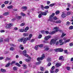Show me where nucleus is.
I'll use <instances>...</instances> for the list:
<instances>
[{
  "instance_id": "1",
  "label": "nucleus",
  "mask_w": 73,
  "mask_h": 73,
  "mask_svg": "<svg viewBox=\"0 0 73 73\" xmlns=\"http://www.w3.org/2000/svg\"><path fill=\"white\" fill-rule=\"evenodd\" d=\"M55 15V13H52V15H50L49 17V19H50V21L51 20H56L57 19V18L56 17H54V15Z\"/></svg>"
},
{
  "instance_id": "2",
  "label": "nucleus",
  "mask_w": 73,
  "mask_h": 73,
  "mask_svg": "<svg viewBox=\"0 0 73 73\" xmlns=\"http://www.w3.org/2000/svg\"><path fill=\"white\" fill-rule=\"evenodd\" d=\"M56 41H57V39H51L50 42V45H52V44H55V43Z\"/></svg>"
},
{
  "instance_id": "3",
  "label": "nucleus",
  "mask_w": 73,
  "mask_h": 73,
  "mask_svg": "<svg viewBox=\"0 0 73 73\" xmlns=\"http://www.w3.org/2000/svg\"><path fill=\"white\" fill-rule=\"evenodd\" d=\"M21 42H23V44H25L27 40L26 38H21L20 39Z\"/></svg>"
},
{
  "instance_id": "4",
  "label": "nucleus",
  "mask_w": 73,
  "mask_h": 73,
  "mask_svg": "<svg viewBox=\"0 0 73 73\" xmlns=\"http://www.w3.org/2000/svg\"><path fill=\"white\" fill-rule=\"evenodd\" d=\"M44 57H45V54H43L41 58H38L37 59V61H40V60H42V59H43V58H44Z\"/></svg>"
},
{
  "instance_id": "5",
  "label": "nucleus",
  "mask_w": 73,
  "mask_h": 73,
  "mask_svg": "<svg viewBox=\"0 0 73 73\" xmlns=\"http://www.w3.org/2000/svg\"><path fill=\"white\" fill-rule=\"evenodd\" d=\"M50 21H51V23H56V24L61 23V21L60 20L57 21H55L53 20H50Z\"/></svg>"
},
{
  "instance_id": "6",
  "label": "nucleus",
  "mask_w": 73,
  "mask_h": 73,
  "mask_svg": "<svg viewBox=\"0 0 73 73\" xmlns=\"http://www.w3.org/2000/svg\"><path fill=\"white\" fill-rule=\"evenodd\" d=\"M13 25L12 24L9 23V24H8L6 26V28L7 29H8V28H11V27H12V26Z\"/></svg>"
},
{
  "instance_id": "7",
  "label": "nucleus",
  "mask_w": 73,
  "mask_h": 73,
  "mask_svg": "<svg viewBox=\"0 0 73 73\" xmlns=\"http://www.w3.org/2000/svg\"><path fill=\"white\" fill-rule=\"evenodd\" d=\"M29 38L28 37H26V39H27V40L28 41V40H31V38H32V36L33 35L32 34H31L29 35Z\"/></svg>"
},
{
  "instance_id": "8",
  "label": "nucleus",
  "mask_w": 73,
  "mask_h": 73,
  "mask_svg": "<svg viewBox=\"0 0 73 73\" xmlns=\"http://www.w3.org/2000/svg\"><path fill=\"white\" fill-rule=\"evenodd\" d=\"M52 37L50 35H48L46 36H45L44 38L45 40H48L49 38H51Z\"/></svg>"
},
{
  "instance_id": "9",
  "label": "nucleus",
  "mask_w": 73,
  "mask_h": 73,
  "mask_svg": "<svg viewBox=\"0 0 73 73\" xmlns=\"http://www.w3.org/2000/svg\"><path fill=\"white\" fill-rule=\"evenodd\" d=\"M57 32V30H55L54 31H53L52 32L50 31L49 33V34L50 35H53V34H54L56 32Z\"/></svg>"
},
{
  "instance_id": "10",
  "label": "nucleus",
  "mask_w": 73,
  "mask_h": 73,
  "mask_svg": "<svg viewBox=\"0 0 73 73\" xmlns=\"http://www.w3.org/2000/svg\"><path fill=\"white\" fill-rule=\"evenodd\" d=\"M19 31L21 32H27V31H26L25 29H19Z\"/></svg>"
},
{
  "instance_id": "11",
  "label": "nucleus",
  "mask_w": 73,
  "mask_h": 73,
  "mask_svg": "<svg viewBox=\"0 0 73 73\" xmlns=\"http://www.w3.org/2000/svg\"><path fill=\"white\" fill-rule=\"evenodd\" d=\"M66 16V14L63 13L61 15V17L63 18H65Z\"/></svg>"
},
{
  "instance_id": "12",
  "label": "nucleus",
  "mask_w": 73,
  "mask_h": 73,
  "mask_svg": "<svg viewBox=\"0 0 73 73\" xmlns=\"http://www.w3.org/2000/svg\"><path fill=\"white\" fill-rule=\"evenodd\" d=\"M16 18L18 19V20H20L22 18V16H18L16 17Z\"/></svg>"
},
{
  "instance_id": "13",
  "label": "nucleus",
  "mask_w": 73,
  "mask_h": 73,
  "mask_svg": "<svg viewBox=\"0 0 73 73\" xmlns=\"http://www.w3.org/2000/svg\"><path fill=\"white\" fill-rule=\"evenodd\" d=\"M56 67H59L61 65V64L57 63H56Z\"/></svg>"
},
{
  "instance_id": "14",
  "label": "nucleus",
  "mask_w": 73,
  "mask_h": 73,
  "mask_svg": "<svg viewBox=\"0 0 73 73\" xmlns=\"http://www.w3.org/2000/svg\"><path fill=\"white\" fill-rule=\"evenodd\" d=\"M9 13L8 12H6L3 14L4 16H7V15H9Z\"/></svg>"
},
{
  "instance_id": "15",
  "label": "nucleus",
  "mask_w": 73,
  "mask_h": 73,
  "mask_svg": "<svg viewBox=\"0 0 73 73\" xmlns=\"http://www.w3.org/2000/svg\"><path fill=\"white\" fill-rule=\"evenodd\" d=\"M22 66H23V68L24 69H25L27 68V66L26 65H25V64H23L22 65Z\"/></svg>"
},
{
  "instance_id": "16",
  "label": "nucleus",
  "mask_w": 73,
  "mask_h": 73,
  "mask_svg": "<svg viewBox=\"0 0 73 73\" xmlns=\"http://www.w3.org/2000/svg\"><path fill=\"white\" fill-rule=\"evenodd\" d=\"M22 9H24V11H27V7H26L23 6L22 7Z\"/></svg>"
},
{
  "instance_id": "17",
  "label": "nucleus",
  "mask_w": 73,
  "mask_h": 73,
  "mask_svg": "<svg viewBox=\"0 0 73 73\" xmlns=\"http://www.w3.org/2000/svg\"><path fill=\"white\" fill-rule=\"evenodd\" d=\"M23 35L24 37H27L28 36L29 34L28 33H23Z\"/></svg>"
},
{
  "instance_id": "18",
  "label": "nucleus",
  "mask_w": 73,
  "mask_h": 73,
  "mask_svg": "<svg viewBox=\"0 0 73 73\" xmlns=\"http://www.w3.org/2000/svg\"><path fill=\"white\" fill-rule=\"evenodd\" d=\"M18 69V68L16 67H13V70H14V71H16Z\"/></svg>"
},
{
  "instance_id": "19",
  "label": "nucleus",
  "mask_w": 73,
  "mask_h": 73,
  "mask_svg": "<svg viewBox=\"0 0 73 73\" xmlns=\"http://www.w3.org/2000/svg\"><path fill=\"white\" fill-rule=\"evenodd\" d=\"M24 56H25V57H27L28 58H31V56H30L28 55V54H26L24 55Z\"/></svg>"
},
{
  "instance_id": "20",
  "label": "nucleus",
  "mask_w": 73,
  "mask_h": 73,
  "mask_svg": "<svg viewBox=\"0 0 73 73\" xmlns=\"http://www.w3.org/2000/svg\"><path fill=\"white\" fill-rule=\"evenodd\" d=\"M70 41V39H69L67 40H65L64 41V43H66V42H69V41Z\"/></svg>"
},
{
  "instance_id": "21",
  "label": "nucleus",
  "mask_w": 73,
  "mask_h": 73,
  "mask_svg": "<svg viewBox=\"0 0 73 73\" xmlns=\"http://www.w3.org/2000/svg\"><path fill=\"white\" fill-rule=\"evenodd\" d=\"M41 14L42 15L44 16H46V15H47L46 13L45 12H42L41 13Z\"/></svg>"
},
{
  "instance_id": "22",
  "label": "nucleus",
  "mask_w": 73,
  "mask_h": 73,
  "mask_svg": "<svg viewBox=\"0 0 73 73\" xmlns=\"http://www.w3.org/2000/svg\"><path fill=\"white\" fill-rule=\"evenodd\" d=\"M1 71L2 72H6V70L1 68Z\"/></svg>"
},
{
  "instance_id": "23",
  "label": "nucleus",
  "mask_w": 73,
  "mask_h": 73,
  "mask_svg": "<svg viewBox=\"0 0 73 73\" xmlns=\"http://www.w3.org/2000/svg\"><path fill=\"white\" fill-rule=\"evenodd\" d=\"M13 8V6L12 5H11L10 6L7 7V8L8 9H11Z\"/></svg>"
},
{
  "instance_id": "24",
  "label": "nucleus",
  "mask_w": 73,
  "mask_h": 73,
  "mask_svg": "<svg viewBox=\"0 0 73 73\" xmlns=\"http://www.w3.org/2000/svg\"><path fill=\"white\" fill-rule=\"evenodd\" d=\"M10 64L11 63H9L7 64V65L5 66V67H8V66H10Z\"/></svg>"
},
{
  "instance_id": "25",
  "label": "nucleus",
  "mask_w": 73,
  "mask_h": 73,
  "mask_svg": "<svg viewBox=\"0 0 73 73\" xmlns=\"http://www.w3.org/2000/svg\"><path fill=\"white\" fill-rule=\"evenodd\" d=\"M55 5V3H53L50 5L49 6L50 7H52L53 6H54Z\"/></svg>"
},
{
  "instance_id": "26",
  "label": "nucleus",
  "mask_w": 73,
  "mask_h": 73,
  "mask_svg": "<svg viewBox=\"0 0 73 73\" xmlns=\"http://www.w3.org/2000/svg\"><path fill=\"white\" fill-rule=\"evenodd\" d=\"M23 55H25V54H27V51L26 50H24L23 52Z\"/></svg>"
},
{
  "instance_id": "27",
  "label": "nucleus",
  "mask_w": 73,
  "mask_h": 73,
  "mask_svg": "<svg viewBox=\"0 0 73 73\" xmlns=\"http://www.w3.org/2000/svg\"><path fill=\"white\" fill-rule=\"evenodd\" d=\"M49 6H45L44 8V9H49Z\"/></svg>"
},
{
  "instance_id": "28",
  "label": "nucleus",
  "mask_w": 73,
  "mask_h": 73,
  "mask_svg": "<svg viewBox=\"0 0 73 73\" xmlns=\"http://www.w3.org/2000/svg\"><path fill=\"white\" fill-rule=\"evenodd\" d=\"M40 70L41 71H44V67H40Z\"/></svg>"
},
{
  "instance_id": "29",
  "label": "nucleus",
  "mask_w": 73,
  "mask_h": 73,
  "mask_svg": "<svg viewBox=\"0 0 73 73\" xmlns=\"http://www.w3.org/2000/svg\"><path fill=\"white\" fill-rule=\"evenodd\" d=\"M66 35V34H65L64 33H63L62 34V35L61 36V37L62 38L63 37H64Z\"/></svg>"
},
{
  "instance_id": "30",
  "label": "nucleus",
  "mask_w": 73,
  "mask_h": 73,
  "mask_svg": "<svg viewBox=\"0 0 73 73\" xmlns=\"http://www.w3.org/2000/svg\"><path fill=\"white\" fill-rule=\"evenodd\" d=\"M35 49L36 50H37L38 49V45H37L35 47Z\"/></svg>"
},
{
  "instance_id": "31",
  "label": "nucleus",
  "mask_w": 73,
  "mask_h": 73,
  "mask_svg": "<svg viewBox=\"0 0 73 73\" xmlns=\"http://www.w3.org/2000/svg\"><path fill=\"white\" fill-rule=\"evenodd\" d=\"M63 51V49L61 48H59V52H61Z\"/></svg>"
},
{
  "instance_id": "32",
  "label": "nucleus",
  "mask_w": 73,
  "mask_h": 73,
  "mask_svg": "<svg viewBox=\"0 0 73 73\" xmlns=\"http://www.w3.org/2000/svg\"><path fill=\"white\" fill-rule=\"evenodd\" d=\"M69 29H70V30H72V29H73V26H71L69 27Z\"/></svg>"
},
{
  "instance_id": "33",
  "label": "nucleus",
  "mask_w": 73,
  "mask_h": 73,
  "mask_svg": "<svg viewBox=\"0 0 73 73\" xmlns=\"http://www.w3.org/2000/svg\"><path fill=\"white\" fill-rule=\"evenodd\" d=\"M21 16H25V14L23 12L21 13Z\"/></svg>"
},
{
  "instance_id": "34",
  "label": "nucleus",
  "mask_w": 73,
  "mask_h": 73,
  "mask_svg": "<svg viewBox=\"0 0 73 73\" xmlns=\"http://www.w3.org/2000/svg\"><path fill=\"white\" fill-rule=\"evenodd\" d=\"M69 45L70 46H73V42L70 43L69 44Z\"/></svg>"
},
{
  "instance_id": "35",
  "label": "nucleus",
  "mask_w": 73,
  "mask_h": 73,
  "mask_svg": "<svg viewBox=\"0 0 73 73\" xmlns=\"http://www.w3.org/2000/svg\"><path fill=\"white\" fill-rule=\"evenodd\" d=\"M40 48H42L43 46H44V44H41L40 45H38Z\"/></svg>"
},
{
  "instance_id": "36",
  "label": "nucleus",
  "mask_w": 73,
  "mask_h": 73,
  "mask_svg": "<svg viewBox=\"0 0 73 73\" xmlns=\"http://www.w3.org/2000/svg\"><path fill=\"white\" fill-rule=\"evenodd\" d=\"M51 61V58H49L48 59H47V61L48 62H50Z\"/></svg>"
},
{
  "instance_id": "37",
  "label": "nucleus",
  "mask_w": 73,
  "mask_h": 73,
  "mask_svg": "<svg viewBox=\"0 0 73 73\" xmlns=\"http://www.w3.org/2000/svg\"><path fill=\"white\" fill-rule=\"evenodd\" d=\"M60 13V11H57L55 12L56 15H58V14H59Z\"/></svg>"
},
{
  "instance_id": "38",
  "label": "nucleus",
  "mask_w": 73,
  "mask_h": 73,
  "mask_svg": "<svg viewBox=\"0 0 73 73\" xmlns=\"http://www.w3.org/2000/svg\"><path fill=\"white\" fill-rule=\"evenodd\" d=\"M62 57H63V56H60L59 59V60H62Z\"/></svg>"
},
{
  "instance_id": "39",
  "label": "nucleus",
  "mask_w": 73,
  "mask_h": 73,
  "mask_svg": "<svg viewBox=\"0 0 73 73\" xmlns=\"http://www.w3.org/2000/svg\"><path fill=\"white\" fill-rule=\"evenodd\" d=\"M55 52H59V48H56L54 50Z\"/></svg>"
},
{
  "instance_id": "40",
  "label": "nucleus",
  "mask_w": 73,
  "mask_h": 73,
  "mask_svg": "<svg viewBox=\"0 0 73 73\" xmlns=\"http://www.w3.org/2000/svg\"><path fill=\"white\" fill-rule=\"evenodd\" d=\"M4 41L6 42H9V39L8 38L5 39L4 40Z\"/></svg>"
},
{
  "instance_id": "41",
  "label": "nucleus",
  "mask_w": 73,
  "mask_h": 73,
  "mask_svg": "<svg viewBox=\"0 0 73 73\" xmlns=\"http://www.w3.org/2000/svg\"><path fill=\"white\" fill-rule=\"evenodd\" d=\"M9 3V1H5V2L4 4H8Z\"/></svg>"
},
{
  "instance_id": "42",
  "label": "nucleus",
  "mask_w": 73,
  "mask_h": 73,
  "mask_svg": "<svg viewBox=\"0 0 73 73\" xmlns=\"http://www.w3.org/2000/svg\"><path fill=\"white\" fill-rule=\"evenodd\" d=\"M15 65H17V66H19V67H20V65L19 64L17 63H16L15 64Z\"/></svg>"
},
{
  "instance_id": "43",
  "label": "nucleus",
  "mask_w": 73,
  "mask_h": 73,
  "mask_svg": "<svg viewBox=\"0 0 73 73\" xmlns=\"http://www.w3.org/2000/svg\"><path fill=\"white\" fill-rule=\"evenodd\" d=\"M38 17L39 18H41L42 17V14H40L38 15Z\"/></svg>"
},
{
  "instance_id": "44",
  "label": "nucleus",
  "mask_w": 73,
  "mask_h": 73,
  "mask_svg": "<svg viewBox=\"0 0 73 73\" xmlns=\"http://www.w3.org/2000/svg\"><path fill=\"white\" fill-rule=\"evenodd\" d=\"M42 37V35H40L38 36V38H41Z\"/></svg>"
},
{
  "instance_id": "45",
  "label": "nucleus",
  "mask_w": 73,
  "mask_h": 73,
  "mask_svg": "<svg viewBox=\"0 0 73 73\" xmlns=\"http://www.w3.org/2000/svg\"><path fill=\"white\" fill-rule=\"evenodd\" d=\"M26 62H29V60L28 59H26L25 60Z\"/></svg>"
},
{
  "instance_id": "46",
  "label": "nucleus",
  "mask_w": 73,
  "mask_h": 73,
  "mask_svg": "<svg viewBox=\"0 0 73 73\" xmlns=\"http://www.w3.org/2000/svg\"><path fill=\"white\" fill-rule=\"evenodd\" d=\"M66 24V25H69L70 24V22L69 21H68L67 22Z\"/></svg>"
},
{
  "instance_id": "47",
  "label": "nucleus",
  "mask_w": 73,
  "mask_h": 73,
  "mask_svg": "<svg viewBox=\"0 0 73 73\" xmlns=\"http://www.w3.org/2000/svg\"><path fill=\"white\" fill-rule=\"evenodd\" d=\"M14 48H13V47H11L10 48V50L13 51V50H14Z\"/></svg>"
},
{
  "instance_id": "48",
  "label": "nucleus",
  "mask_w": 73,
  "mask_h": 73,
  "mask_svg": "<svg viewBox=\"0 0 73 73\" xmlns=\"http://www.w3.org/2000/svg\"><path fill=\"white\" fill-rule=\"evenodd\" d=\"M45 33V31L44 30H42L41 31V33H42V34H44V33Z\"/></svg>"
},
{
  "instance_id": "49",
  "label": "nucleus",
  "mask_w": 73,
  "mask_h": 73,
  "mask_svg": "<svg viewBox=\"0 0 73 73\" xmlns=\"http://www.w3.org/2000/svg\"><path fill=\"white\" fill-rule=\"evenodd\" d=\"M28 29H29V27H26L25 30L26 31H28Z\"/></svg>"
},
{
  "instance_id": "50",
  "label": "nucleus",
  "mask_w": 73,
  "mask_h": 73,
  "mask_svg": "<svg viewBox=\"0 0 73 73\" xmlns=\"http://www.w3.org/2000/svg\"><path fill=\"white\" fill-rule=\"evenodd\" d=\"M24 25H25V24L24 23H22L21 24L20 26L21 27H23V26H24Z\"/></svg>"
},
{
  "instance_id": "51",
  "label": "nucleus",
  "mask_w": 73,
  "mask_h": 73,
  "mask_svg": "<svg viewBox=\"0 0 73 73\" xmlns=\"http://www.w3.org/2000/svg\"><path fill=\"white\" fill-rule=\"evenodd\" d=\"M49 50V48H47L45 49L44 50L47 51L48 50Z\"/></svg>"
},
{
  "instance_id": "52",
  "label": "nucleus",
  "mask_w": 73,
  "mask_h": 73,
  "mask_svg": "<svg viewBox=\"0 0 73 73\" xmlns=\"http://www.w3.org/2000/svg\"><path fill=\"white\" fill-rule=\"evenodd\" d=\"M51 64H51V63L49 62L47 64V66H50V65H51Z\"/></svg>"
},
{
  "instance_id": "53",
  "label": "nucleus",
  "mask_w": 73,
  "mask_h": 73,
  "mask_svg": "<svg viewBox=\"0 0 73 73\" xmlns=\"http://www.w3.org/2000/svg\"><path fill=\"white\" fill-rule=\"evenodd\" d=\"M60 45H63V44H65L64 43V42H60Z\"/></svg>"
},
{
  "instance_id": "54",
  "label": "nucleus",
  "mask_w": 73,
  "mask_h": 73,
  "mask_svg": "<svg viewBox=\"0 0 73 73\" xmlns=\"http://www.w3.org/2000/svg\"><path fill=\"white\" fill-rule=\"evenodd\" d=\"M41 9H42L43 10H44V6H43V5H41Z\"/></svg>"
},
{
  "instance_id": "55",
  "label": "nucleus",
  "mask_w": 73,
  "mask_h": 73,
  "mask_svg": "<svg viewBox=\"0 0 73 73\" xmlns=\"http://www.w3.org/2000/svg\"><path fill=\"white\" fill-rule=\"evenodd\" d=\"M54 68H55V67L54 66H53L51 68V70H54Z\"/></svg>"
},
{
  "instance_id": "56",
  "label": "nucleus",
  "mask_w": 73,
  "mask_h": 73,
  "mask_svg": "<svg viewBox=\"0 0 73 73\" xmlns=\"http://www.w3.org/2000/svg\"><path fill=\"white\" fill-rule=\"evenodd\" d=\"M64 53H68V50H64Z\"/></svg>"
},
{
  "instance_id": "57",
  "label": "nucleus",
  "mask_w": 73,
  "mask_h": 73,
  "mask_svg": "<svg viewBox=\"0 0 73 73\" xmlns=\"http://www.w3.org/2000/svg\"><path fill=\"white\" fill-rule=\"evenodd\" d=\"M58 27H54V29H56V30H57V31H58Z\"/></svg>"
},
{
  "instance_id": "58",
  "label": "nucleus",
  "mask_w": 73,
  "mask_h": 73,
  "mask_svg": "<svg viewBox=\"0 0 73 73\" xmlns=\"http://www.w3.org/2000/svg\"><path fill=\"white\" fill-rule=\"evenodd\" d=\"M5 32V31L4 30H1L0 31V32H1V33H3V32Z\"/></svg>"
},
{
  "instance_id": "59",
  "label": "nucleus",
  "mask_w": 73,
  "mask_h": 73,
  "mask_svg": "<svg viewBox=\"0 0 73 73\" xmlns=\"http://www.w3.org/2000/svg\"><path fill=\"white\" fill-rule=\"evenodd\" d=\"M34 41H35V39H33L31 40V42H34Z\"/></svg>"
},
{
  "instance_id": "60",
  "label": "nucleus",
  "mask_w": 73,
  "mask_h": 73,
  "mask_svg": "<svg viewBox=\"0 0 73 73\" xmlns=\"http://www.w3.org/2000/svg\"><path fill=\"white\" fill-rule=\"evenodd\" d=\"M50 73H54V71L52 70H50Z\"/></svg>"
},
{
  "instance_id": "61",
  "label": "nucleus",
  "mask_w": 73,
  "mask_h": 73,
  "mask_svg": "<svg viewBox=\"0 0 73 73\" xmlns=\"http://www.w3.org/2000/svg\"><path fill=\"white\" fill-rule=\"evenodd\" d=\"M58 71V69H56V70L55 71V73H57Z\"/></svg>"
},
{
  "instance_id": "62",
  "label": "nucleus",
  "mask_w": 73,
  "mask_h": 73,
  "mask_svg": "<svg viewBox=\"0 0 73 73\" xmlns=\"http://www.w3.org/2000/svg\"><path fill=\"white\" fill-rule=\"evenodd\" d=\"M40 63H41V62H37L36 63L37 65H39V64H40Z\"/></svg>"
},
{
  "instance_id": "63",
  "label": "nucleus",
  "mask_w": 73,
  "mask_h": 73,
  "mask_svg": "<svg viewBox=\"0 0 73 73\" xmlns=\"http://www.w3.org/2000/svg\"><path fill=\"white\" fill-rule=\"evenodd\" d=\"M70 67H67V69L68 70H70Z\"/></svg>"
},
{
  "instance_id": "64",
  "label": "nucleus",
  "mask_w": 73,
  "mask_h": 73,
  "mask_svg": "<svg viewBox=\"0 0 73 73\" xmlns=\"http://www.w3.org/2000/svg\"><path fill=\"white\" fill-rule=\"evenodd\" d=\"M15 61H13L11 63V65H12V64H15Z\"/></svg>"
}]
</instances>
